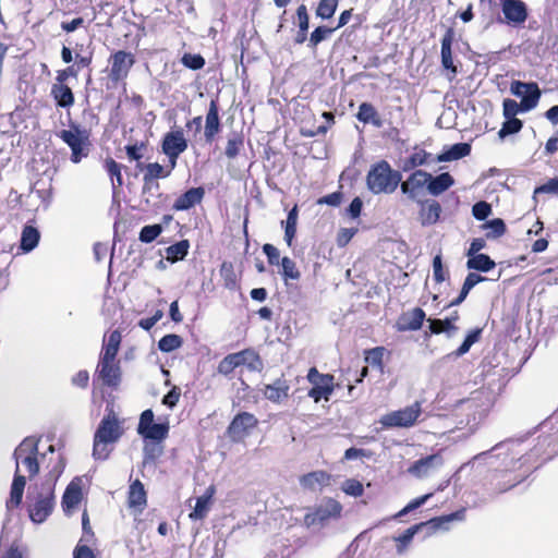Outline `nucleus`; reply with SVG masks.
<instances>
[{"mask_svg": "<svg viewBox=\"0 0 558 558\" xmlns=\"http://www.w3.org/2000/svg\"><path fill=\"white\" fill-rule=\"evenodd\" d=\"M464 518L465 509H460L450 514L433 518L426 522H422L409 527L404 531L403 534L392 537V539L397 543V554L403 555L412 543L415 534H417L422 529H427L429 533H434L437 530H448V524L450 522L463 521Z\"/></svg>", "mask_w": 558, "mask_h": 558, "instance_id": "obj_1", "label": "nucleus"}, {"mask_svg": "<svg viewBox=\"0 0 558 558\" xmlns=\"http://www.w3.org/2000/svg\"><path fill=\"white\" fill-rule=\"evenodd\" d=\"M402 175L393 170L388 161L380 160L373 165L366 177V184L373 194H390L400 184Z\"/></svg>", "mask_w": 558, "mask_h": 558, "instance_id": "obj_2", "label": "nucleus"}, {"mask_svg": "<svg viewBox=\"0 0 558 558\" xmlns=\"http://www.w3.org/2000/svg\"><path fill=\"white\" fill-rule=\"evenodd\" d=\"M119 422L113 414L106 415L99 423L95 436L93 457L97 460H106L111 449L109 446L121 437Z\"/></svg>", "mask_w": 558, "mask_h": 558, "instance_id": "obj_3", "label": "nucleus"}, {"mask_svg": "<svg viewBox=\"0 0 558 558\" xmlns=\"http://www.w3.org/2000/svg\"><path fill=\"white\" fill-rule=\"evenodd\" d=\"M241 366H245L250 372H260L264 367L258 353L253 349L226 355L218 364L217 372L223 376H230L232 372Z\"/></svg>", "mask_w": 558, "mask_h": 558, "instance_id": "obj_4", "label": "nucleus"}, {"mask_svg": "<svg viewBox=\"0 0 558 558\" xmlns=\"http://www.w3.org/2000/svg\"><path fill=\"white\" fill-rule=\"evenodd\" d=\"M54 508L53 487L43 485L35 495L28 496V515L34 523H43L51 514Z\"/></svg>", "mask_w": 558, "mask_h": 558, "instance_id": "obj_5", "label": "nucleus"}, {"mask_svg": "<svg viewBox=\"0 0 558 558\" xmlns=\"http://www.w3.org/2000/svg\"><path fill=\"white\" fill-rule=\"evenodd\" d=\"M38 438L29 436L24 438L22 442L15 448L13 452V458L15 460V472L20 473V464H22L26 468L31 478L38 474Z\"/></svg>", "mask_w": 558, "mask_h": 558, "instance_id": "obj_6", "label": "nucleus"}, {"mask_svg": "<svg viewBox=\"0 0 558 558\" xmlns=\"http://www.w3.org/2000/svg\"><path fill=\"white\" fill-rule=\"evenodd\" d=\"M421 413L422 404L415 401L411 405L383 415L379 423L384 428H409L416 423Z\"/></svg>", "mask_w": 558, "mask_h": 558, "instance_id": "obj_7", "label": "nucleus"}, {"mask_svg": "<svg viewBox=\"0 0 558 558\" xmlns=\"http://www.w3.org/2000/svg\"><path fill=\"white\" fill-rule=\"evenodd\" d=\"M489 395L485 391H475L471 398L460 402V409L466 412L468 424L476 425L482 421L490 408Z\"/></svg>", "mask_w": 558, "mask_h": 558, "instance_id": "obj_8", "label": "nucleus"}, {"mask_svg": "<svg viewBox=\"0 0 558 558\" xmlns=\"http://www.w3.org/2000/svg\"><path fill=\"white\" fill-rule=\"evenodd\" d=\"M342 506L332 498H325L319 506L304 517L307 526L323 524L330 519H337L341 515Z\"/></svg>", "mask_w": 558, "mask_h": 558, "instance_id": "obj_9", "label": "nucleus"}, {"mask_svg": "<svg viewBox=\"0 0 558 558\" xmlns=\"http://www.w3.org/2000/svg\"><path fill=\"white\" fill-rule=\"evenodd\" d=\"M502 22L511 27L522 26L529 17V9L522 0H500Z\"/></svg>", "mask_w": 558, "mask_h": 558, "instance_id": "obj_10", "label": "nucleus"}, {"mask_svg": "<svg viewBox=\"0 0 558 558\" xmlns=\"http://www.w3.org/2000/svg\"><path fill=\"white\" fill-rule=\"evenodd\" d=\"M308 381L313 385L308 391V396L318 402L320 399H329L332 393L333 376L329 374H320L315 367H312L307 374Z\"/></svg>", "mask_w": 558, "mask_h": 558, "instance_id": "obj_11", "label": "nucleus"}, {"mask_svg": "<svg viewBox=\"0 0 558 558\" xmlns=\"http://www.w3.org/2000/svg\"><path fill=\"white\" fill-rule=\"evenodd\" d=\"M58 136L71 148V161L78 163L88 151L84 149V143L87 141V135L82 132L76 125L73 130H62Z\"/></svg>", "mask_w": 558, "mask_h": 558, "instance_id": "obj_12", "label": "nucleus"}, {"mask_svg": "<svg viewBox=\"0 0 558 558\" xmlns=\"http://www.w3.org/2000/svg\"><path fill=\"white\" fill-rule=\"evenodd\" d=\"M135 60L132 53L119 50L111 56V69L109 73V77L113 82H120L124 80L131 68L133 66Z\"/></svg>", "mask_w": 558, "mask_h": 558, "instance_id": "obj_13", "label": "nucleus"}, {"mask_svg": "<svg viewBox=\"0 0 558 558\" xmlns=\"http://www.w3.org/2000/svg\"><path fill=\"white\" fill-rule=\"evenodd\" d=\"M442 464L444 459L439 453L429 454L416 460L408 469V472L417 478H423L438 471L442 466Z\"/></svg>", "mask_w": 558, "mask_h": 558, "instance_id": "obj_14", "label": "nucleus"}, {"mask_svg": "<svg viewBox=\"0 0 558 558\" xmlns=\"http://www.w3.org/2000/svg\"><path fill=\"white\" fill-rule=\"evenodd\" d=\"M162 153L167 157L179 158L187 148V141L181 129L168 132L162 140Z\"/></svg>", "mask_w": 558, "mask_h": 558, "instance_id": "obj_15", "label": "nucleus"}, {"mask_svg": "<svg viewBox=\"0 0 558 558\" xmlns=\"http://www.w3.org/2000/svg\"><path fill=\"white\" fill-rule=\"evenodd\" d=\"M429 173L424 170H415L408 179L400 182L401 192L412 201L417 197L424 186L427 187Z\"/></svg>", "mask_w": 558, "mask_h": 558, "instance_id": "obj_16", "label": "nucleus"}, {"mask_svg": "<svg viewBox=\"0 0 558 558\" xmlns=\"http://www.w3.org/2000/svg\"><path fill=\"white\" fill-rule=\"evenodd\" d=\"M96 372L104 385L116 387L120 384L121 371L116 360L99 359Z\"/></svg>", "mask_w": 558, "mask_h": 558, "instance_id": "obj_17", "label": "nucleus"}, {"mask_svg": "<svg viewBox=\"0 0 558 558\" xmlns=\"http://www.w3.org/2000/svg\"><path fill=\"white\" fill-rule=\"evenodd\" d=\"M257 423L258 421L253 414L242 412L232 420L228 427V433L233 440H240L250 429L254 428Z\"/></svg>", "mask_w": 558, "mask_h": 558, "instance_id": "obj_18", "label": "nucleus"}, {"mask_svg": "<svg viewBox=\"0 0 558 558\" xmlns=\"http://www.w3.org/2000/svg\"><path fill=\"white\" fill-rule=\"evenodd\" d=\"M330 481L331 475L328 472L317 470L300 476L299 484L302 489L315 493L328 486Z\"/></svg>", "mask_w": 558, "mask_h": 558, "instance_id": "obj_19", "label": "nucleus"}, {"mask_svg": "<svg viewBox=\"0 0 558 558\" xmlns=\"http://www.w3.org/2000/svg\"><path fill=\"white\" fill-rule=\"evenodd\" d=\"M221 130L219 118V107L217 100L213 99L209 104L208 112L205 119L204 136L207 143H211Z\"/></svg>", "mask_w": 558, "mask_h": 558, "instance_id": "obj_20", "label": "nucleus"}, {"mask_svg": "<svg viewBox=\"0 0 558 558\" xmlns=\"http://www.w3.org/2000/svg\"><path fill=\"white\" fill-rule=\"evenodd\" d=\"M484 246H470L468 251L469 259L466 267L483 272H487L495 267V262L486 254H480L478 251Z\"/></svg>", "mask_w": 558, "mask_h": 558, "instance_id": "obj_21", "label": "nucleus"}, {"mask_svg": "<svg viewBox=\"0 0 558 558\" xmlns=\"http://www.w3.org/2000/svg\"><path fill=\"white\" fill-rule=\"evenodd\" d=\"M204 194L205 191L203 187H191L175 199L173 209L187 210L199 204L204 197Z\"/></svg>", "mask_w": 558, "mask_h": 558, "instance_id": "obj_22", "label": "nucleus"}, {"mask_svg": "<svg viewBox=\"0 0 558 558\" xmlns=\"http://www.w3.org/2000/svg\"><path fill=\"white\" fill-rule=\"evenodd\" d=\"M454 40V31L448 28L441 39V64L442 66L452 73V76L457 74V66L453 64L451 46Z\"/></svg>", "mask_w": 558, "mask_h": 558, "instance_id": "obj_23", "label": "nucleus"}, {"mask_svg": "<svg viewBox=\"0 0 558 558\" xmlns=\"http://www.w3.org/2000/svg\"><path fill=\"white\" fill-rule=\"evenodd\" d=\"M424 319L425 312L420 307H415L411 312L401 316L398 322V329L400 331L418 330L422 327Z\"/></svg>", "mask_w": 558, "mask_h": 558, "instance_id": "obj_24", "label": "nucleus"}, {"mask_svg": "<svg viewBox=\"0 0 558 558\" xmlns=\"http://www.w3.org/2000/svg\"><path fill=\"white\" fill-rule=\"evenodd\" d=\"M454 184V179L449 172L433 177L429 173L427 192L433 196H438L449 190Z\"/></svg>", "mask_w": 558, "mask_h": 558, "instance_id": "obj_25", "label": "nucleus"}, {"mask_svg": "<svg viewBox=\"0 0 558 558\" xmlns=\"http://www.w3.org/2000/svg\"><path fill=\"white\" fill-rule=\"evenodd\" d=\"M82 499V487L78 478L73 480L66 487L62 497V508L65 512L74 509Z\"/></svg>", "mask_w": 558, "mask_h": 558, "instance_id": "obj_26", "label": "nucleus"}, {"mask_svg": "<svg viewBox=\"0 0 558 558\" xmlns=\"http://www.w3.org/2000/svg\"><path fill=\"white\" fill-rule=\"evenodd\" d=\"M471 153L469 143H457L445 149L434 160L437 162H447L461 159Z\"/></svg>", "mask_w": 558, "mask_h": 558, "instance_id": "obj_27", "label": "nucleus"}, {"mask_svg": "<svg viewBox=\"0 0 558 558\" xmlns=\"http://www.w3.org/2000/svg\"><path fill=\"white\" fill-rule=\"evenodd\" d=\"M215 494V486L210 485L206 488L205 493L196 499L195 507L190 513V518L193 520H202L206 517L211 498Z\"/></svg>", "mask_w": 558, "mask_h": 558, "instance_id": "obj_28", "label": "nucleus"}, {"mask_svg": "<svg viewBox=\"0 0 558 558\" xmlns=\"http://www.w3.org/2000/svg\"><path fill=\"white\" fill-rule=\"evenodd\" d=\"M170 173L171 170H166L160 163L151 162L145 166L143 181L147 187L156 186V189H159V183L156 180L167 178Z\"/></svg>", "mask_w": 558, "mask_h": 558, "instance_id": "obj_29", "label": "nucleus"}, {"mask_svg": "<svg viewBox=\"0 0 558 558\" xmlns=\"http://www.w3.org/2000/svg\"><path fill=\"white\" fill-rule=\"evenodd\" d=\"M120 343L121 333L119 330H113L108 337H105L99 359L116 360L120 349Z\"/></svg>", "mask_w": 558, "mask_h": 558, "instance_id": "obj_30", "label": "nucleus"}, {"mask_svg": "<svg viewBox=\"0 0 558 558\" xmlns=\"http://www.w3.org/2000/svg\"><path fill=\"white\" fill-rule=\"evenodd\" d=\"M289 385L284 379H277L271 385H266L263 392L266 399L272 402H280L288 397Z\"/></svg>", "mask_w": 558, "mask_h": 558, "instance_id": "obj_31", "label": "nucleus"}, {"mask_svg": "<svg viewBox=\"0 0 558 558\" xmlns=\"http://www.w3.org/2000/svg\"><path fill=\"white\" fill-rule=\"evenodd\" d=\"M25 485H26L25 476L15 472L13 482L11 485L10 499L7 502V507L9 509L13 508V507H17L21 504Z\"/></svg>", "mask_w": 558, "mask_h": 558, "instance_id": "obj_32", "label": "nucleus"}, {"mask_svg": "<svg viewBox=\"0 0 558 558\" xmlns=\"http://www.w3.org/2000/svg\"><path fill=\"white\" fill-rule=\"evenodd\" d=\"M51 95L59 107L69 108L74 104V95L71 88L62 83L52 85Z\"/></svg>", "mask_w": 558, "mask_h": 558, "instance_id": "obj_33", "label": "nucleus"}, {"mask_svg": "<svg viewBox=\"0 0 558 558\" xmlns=\"http://www.w3.org/2000/svg\"><path fill=\"white\" fill-rule=\"evenodd\" d=\"M129 505L132 508L143 509L146 505V492L141 481L136 480L130 485Z\"/></svg>", "mask_w": 558, "mask_h": 558, "instance_id": "obj_34", "label": "nucleus"}, {"mask_svg": "<svg viewBox=\"0 0 558 558\" xmlns=\"http://www.w3.org/2000/svg\"><path fill=\"white\" fill-rule=\"evenodd\" d=\"M356 118L359 121L363 123H372L373 125L379 128L381 125V120L378 116V112L374 108V106L369 102H362L359 106V111L356 113Z\"/></svg>", "mask_w": 558, "mask_h": 558, "instance_id": "obj_35", "label": "nucleus"}, {"mask_svg": "<svg viewBox=\"0 0 558 558\" xmlns=\"http://www.w3.org/2000/svg\"><path fill=\"white\" fill-rule=\"evenodd\" d=\"M441 207L438 202L430 201L423 205L421 209V218L424 225L435 223L440 216Z\"/></svg>", "mask_w": 558, "mask_h": 558, "instance_id": "obj_36", "label": "nucleus"}, {"mask_svg": "<svg viewBox=\"0 0 558 558\" xmlns=\"http://www.w3.org/2000/svg\"><path fill=\"white\" fill-rule=\"evenodd\" d=\"M169 433V425L168 423H154L150 426H148L142 435L146 439H150L154 441H161L163 440Z\"/></svg>", "mask_w": 558, "mask_h": 558, "instance_id": "obj_37", "label": "nucleus"}, {"mask_svg": "<svg viewBox=\"0 0 558 558\" xmlns=\"http://www.w3.org/2000/svg\"><path fill=\"white\" fill-rule=\"evenodd\" d=\"M432 155L424 149L415 150L403 163V171L412 170L416 167L429 162Z\"/></svg>", "mask_w": 558, "mask_h": 558, "instance_id": "obj_38", "label": "nucleus"}, {"mask_svg": "<svg viewBox=\"0 0 558 558\" xmlns=\"http://www.w3.org/2000/svg\"><path fill=\"white\" fill-rule=\"evenodd\" d=\"M530 85L533 87H529V90H526V93L521 96V105L524 110H531L535 108L541 98V89L538 85L535 82H530Z\"/></svg>", "mask_w": 558, "mask_h": 558, "instance_id": "obj_39", "label": "nucleus"}, {"mask_svg": "<svg viewBox=\"0 0 558 558\" xmlns=\"http://www.w3.org/2000/svg\"><path fill=\"white\" fill-rule=\"evenodd\" d=\"M429 328L433 333L438 335L445 332L447 333L448 337L453 336L458 330V327L451 324L450 320H448V318L429 319Z\"/></svg>", "mask_w": 558, "mask_h": 558, "instance_id": "obj_40", "label": "nucleus"}, {"mask_svg": "<svg viewBox=\"0 0 558 558\" xmlns=\"http://www.w3.org/2000/svg\"><path fill=\"white\" fill-rule=\"evenodd\" d=\"M298 216H299V210H298V206L295 205L288 213L287 219L284 221V240L288 244H291V242L295 235Z\"/></svg>", "mask_w": 558, "mask_h": 558, "instance_id": "obj_41", "label": "nucleus"}, {"mask_svg": "<svg viewBox=\"0 0 558 558\" xmlns=\"http://www.w3.org/2000/svg\"><path fill=\"white\" fill-rule=\"evenodd\" d=\"M481 333H482V329L480 328H476V329H473L471 330L465 339L463 340L462 344L454 351L452 352L450 355H454L456 357H459V356H462L464 355L465 353L469 352V350L471 349V347L478 341L480 337H481Z\"/></svg>", "mask_w": 558, "mask_h": 558, "instance_id": "obj_42", "label": "nucleus"}, {"mask_svg": "<svg viewBox=\"0 0 558 558\" xmlns=\"http://www.w3.org/2000/svg\"><path fill=\"white\" fill-rule=\"evenodd\" d=\"M124 246H94V254L97 262L110 254V266L116 262L118 255H122Z\"/></svg>", "mask_w": 558, "mask_h": 558, "instance_id": "obj_43", "label": "nucleus"}, {"mask_svg": "<svg viewBox=\"0 0 558 558\" xmlns=\"http://www.w3.org/2000/svg\"><path fill=\"white\" fill-rule=\"evenodd\" d=\"M243 146V137L236 133H232L227 142L225 154L229 159H234Z\"/></svg>", "mask_w": 558, "mask_h": 558, "instance_id": "obj_44", "label": "nucleus"}, {"mask_svg": "<svg viewBox=\"0 0 558 558\" xmlns=\"http://www.w3.org/2000/svg\"><path fill=\"white\" fill-rule=\"evenodd\" d=\"M181 344H182L181 337L178 335H174V333H170V335L163 336L159 340L158 348L162 352H171V351L180 348Z\"/></svg>", "mask_w": 558, "mask_h": 558, "instance_id": "obj_45", "label": "nucleus"}, {"mask_svg": "<svg viewBox=\"0 0 558 558\" xmlns=\"http://www.w3.org/2000/svg\"><path fill=\"white\" fill-rule=\"evenodd\" d=\"M522 121L518 118H506L501 129L498 132L500 138H505L508 135L515 134L522 129Z\"/></svg>", "mask_w": 558, "mask_h": 558, "instance_id": "obj_46", "label": "nucleus"}, {"mask_svg": "<svg viewBox=\"0 0 558 558\" xmlns=\"http://www.w3.org/2000/svg\"><path fill=\"white\" fill-rule=\"evenodd\" d=\"M484 227L486 229V236L488 239H496L504 234L506 230V225L500 218L488 221Z\"/></svg>", "mask_w": 558, "mask_h": 558, "instance_id": "obj_47", "label": "nucleus"}, {"mask_svg": "<svg viewBox=\"0 0 558 558\" xmlns=\"http://www.w3.org/2000/svg\"><path fill=\"white\" fill-rule=\"evenodd\" d=\"M337 7V0H322L317 7L316 14L324 20L330 19L335 14Z\"/></svg>", "mask_w": 558, "mask_h": 558, "instance_id": "obj_48", "label": "nucleus"}, {"mask_svg": "<svg viewBox=\"0 0 558 558\" xmlns=\"http://www.w3.org/2000/svg\"><path fill=\"white\" fill-rule=\"evenodd\" d=\"M333 32V28H329L326 26H318L316 27L310 37L308 46L314 48L318 44H320L323 40L327 39Z\"/></svg>", "mask_w": 558, "mask_h": 558, "instance_id": "obj_49", "label": "nucleus"}, {"mask_svg": "<svg viewBox=\"0 0 558 558\" xmlns=\"http://www.w3.org/2000/svg\"><path fill=\"white\" fill-rule=\"evenodd\" d=\"M433 277L436 282L441 283L448 277V271L444 268L441 253L434 256L433 259Z\"/></svg>", "mask_w": 558, "mask_h": 558, "instance_id": "obj_50", "label": "nucleus"}, {"mask_svg": "<svg viewBox=\"0 0 558 558\" xmlns=\"http://www.w3.org/2000/svg\"><path fill=\"white\" fill-rule=\"evenodd\" d=\"M182 64L191 70H201L205 65V59L198 53H184L181 58Z\"/></svg>", "mask_w": 558, "mask_h": 558, "instance_id": "obj_51", "label": "nucleus"}, {"mask_svg": "<svg viewBox=\"0 0 558 558\" xmlns=\"http://www.w3.org/2000/svg\"><path fill=\"white\" fill-rule=\"evenodd\" d=\"M342 490L349 496L360 497L364 493V487L360 481L355 478H349L343 482Z\"/></svg>", "mask_w": 558, "mask_h": 558, "instance_id": "obj_52", "label": "nucleus"}, {"mask_svg": "<svg viewBox=\"0 0 558 558\" xmlns=\"http://www.w3.org/2000/svg\"><path fill=\"white\" fill-rule=\"evenodd\" d=\"M189 246H167L165 258L170 263L183 259L187 255Z\"/></svg>", "mask_w": 558, "mask_h": 558, "instance_id": "obj_53", "label": "nucleus"}, {"mask_svg": "<svg viewBox=\"0 0 558 558\" xmlns=\"http://www.w3.org/2000/svg\"><path fill=\"white\" fill-rule=\"evenodd\" d=\"M281 267H282V276L284 279H299L300 272L295 267V263L290 259L289 257H283L281 259Z\"/></svg>", "mask_w": 558, "mask_h": 558, "instance_id": "obj_54", "label": "nucleus"}, {"mask_svg": "<svg viewBox=\"0 0 558 558\" xmlns=\"http://www.w3.org/2000/svg\"><path fill=\"white\" fill-rule=\"evenodd\" d=\"M162 231L159 225L145 226L140 232V240L145 243L153 242Z\"/></svg>", "mask_w": 558, "mask_h": 558, "instance_id": "obj_55", "label": "nucleus"}, {"mask_svg": "<svg viewBox=\"0 0 558 558\" xmlns=\"http://www.w3.org/2000/svg\"><path fill=\"white\" fill-rule=\"evenodd\" d=\"M39 240V231L35 227L26 226L23 229L20 244H38Z\"/></svg>", "mask_w": 558, "mask_h": 558, "instance_id": "obj_56", "label": "nucleus"}, {"mask_svg": "<svg viewBox=\"0 0 558 558\" xmlns=\"http://www.w3.org/2000/svg\"><path fill=\"white\" fill-rule=\"evenodd\" d=\"M432 497V494H426L424 496H421L418 498H415L413 500H411L402 510H400L397 514H396V518H401L408 513H410L411 511L420 508L421 506H423L429 498Z\"/></svg>", "mask_w": 558, "mask_h": 558, "instance_id": "obj_57", "label": "nucleus"}, {"mask_svg": "<svg viewBox=\"0 0 558 558\" xmlns=\"http://www.w3.org/2000/svg\"><path fill=\"white\" fill-rule=\"evenodd\" d=\"M432 497V494H426L424 496H421L418 498H415L413 500H411L402 510H400L397 514H396V518H401L408 513H410L411 511L420 508L421 506H423L429 498Z\"/></svg>", "mask_w": 558, "mask_h": 558, "instance_id": "obj_58", "label": "nucleus"}, {"mask_svg": "<svg viewBox=\"0 0 558 558\" xmlns=\"http://www.w3.org/2000/svg\"><path fill=\"white\" fill-rule=\"evenodd\" d=\"M538 194L558 195V178L549 179L546 183L537 186L534 190V197Z\"/></svg>", "mask_w": 558, "mask_h": 558, "instance_id": "obj_59", "label": "nucleus"}, {"mask_svg": "<svg viewBox=\"0 0 558 558\" xmlns=\"http://www.w3.org/2000/svg\"><path fill=\"white\" fill-rule=\"evenodd\" d=\"M492 213V206L484 201L477 202L472 207V214L477 220L486 219Z\"/></svg>", "mask_w": 558, "mask_h": 558, "instance_id": "obj_60", "label": "nucleus"}, {"mask_svg": "<svg viewBox=\"0 0 558 558\" xmlns=\"http://www.w3.org/2000/svg\"><path fill=\"white\" fill-rule=\"evenodd\" d=\"M384 349L380 347L366 351L365 361L373 366H381Z\"/></svg>", "mask_w": 558, "mask_h": 558, "instance_id": "obj_61", "label": "nucleus"}, {"mask_svg": "<svg viewBox=\"0 0 558 558\" xmlns=\"http://www.w3.org/2000/svg\"><path fill=\"white\" fill-rule=\"evenodd\" d=\"M161 454V448L157 444H146L144 447V463L154 462Z\"/></svg>", "mask_w": 558, "mask_h": 558, "instance_id": "obj_62", "label": "nucleus"}, {"mask_svg": "<svg viewBox=\"0 0 558 558\" xmlns=\"http://www.w3.org/2000/svg\"><path fill=\"white\" fill-rule=\"evenodd\" d=\"M296 16L299 22V29L307 32L310 27V17L305 4L299 5L296 10Z\"/></svg>", "mask_w": 558, "mask_h": 558, "instance_id": "obj_63", "label": "nucleus"}, {"mask_svg": "<svg viewBox=\"0 0 558 558\" xmlns=\"http://www.w3.org/2000/svg\"><path fill=\"white\" fill-rule=\"evenodd\" d=\"M180 396H181L180 388L174 386L167 395L163 396L162 404H165L168 408L172 409L179 402Z\"/></svg>", "mask_w": 558, "mask_h": 558, "instance_id": "obj_64", "label": "nucleus"}]
</instances>
